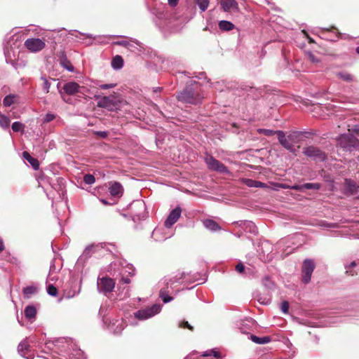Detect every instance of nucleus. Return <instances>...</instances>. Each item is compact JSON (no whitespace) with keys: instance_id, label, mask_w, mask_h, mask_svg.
<instances>
[{"instance_id":"obj_52","label":"nucleus","mask_w":359,"mask_h":359,"mask_svg":"<svg viewBox=\"0 0 359 359\" xmlns=\"http://www.w3.org/2000/svg\"><path fill=\"white\" fill-rule=\"evenodd\" d=\"M304 189L303 184L302 185H298L294 184L292 186H290V189L295 190V191H302Z\"/></svg>"},{"instance_id":"obj_51","label":"nucleus","mask_w":359,"mask_h":359,"mask_svg":"<svg viewBox=\"0 0 359 359\" xmlns=\"http://www.w3.org/2000/svg\"><path fill=\"white\" fill-rule=\"evenodd\" d=\"M236 271H238V273H243L245 270V266L243 265V264L242 263H238L236 266Z\"/></svg>"},{"instance_id":"obj_7","label":"nucleus","mask_w":359,"mask_h":359,"mask_svg":"<svg viewBox=\"0 0 359 359\" xmlns=\"http://www.w3.org/2000/svg\"><path fill=\"white\" fill-rule=\"evenodd\" d=\"M45 42L40 39H27L25 41V46L31 52L36 53L45 48Z\"/></svg>"},{"instance_id":"obj_23","label":"nucleus","mask_w":359,"mask_h":359,"mask_svg":"<svg viewBox=\"0 0 359 359\" xmlns=\"http://www.w3.org/2000/svg\"><path fill=\"white\" fill-rule=\"evenodd\" d=\"M22 156L30 163L35 170H37L39 168V161L36 158L32 157L27 151H24L22 153Z\"/></svg>"},{"instance_id":"obj_53","label":"nucleus","mask_w":359,"mask_h":359,"mask_svg":"<svg viewBox=\"0 0 359 359\" xmlns=\"http://www.w3.org/2000/svg\"><path fill=\"white\" fill-rule=\"evenodd\" d=\"M307 57L312 62H318V60H317L316 58V57L314 56V55L311 53H307Z\"/></svg>"},{"instance_id":"obj_59","label":"nucleus","mask_w":359,"mask_h":359,"mask_svg":"<svg viewBox=\"0 0 359 359\" xmlns=\"http://www.w3.org/2000/svg\"><path fill=\"white\" fill-rule=\"evenodd\" d=\"M121 282L124 284H128V283H130V280L128 278H122Z\"/></svg>"},{"instance_id":"obj_58","label":"nucleus","mask_w":359,"mask_h":359,"mask_svg":"<svg viewBox=\"0 0 359 359\" xmlns=\"http://www.w3.org/2000/svg\"><path fill=\"white\" fill-rule=\"evenodd\" d=\"M116 44L120 45V46H127L129 44V43L126 41H120L116 42Z\"/></svg>"},{"instance_id":"obj_57","label":"nucleus","mask_w":359,"mask_h":359,"mask_svg":"<svg viewBox=\"0 0 359 359\" xmlns=\"http://www.w3.org/2000/svg\"><path fill=\"white\" fill-rule=\"evenodd\" d=\"M168 1L169 5L172 7L176 6L178 3V0H168Z\"/></svg>"},{"instance_id":"obj_28","label":"nucleus","mask_w":359,"mask_h":359,"mask_svg":"<svg viewBox=\"0 0 359 359\" xmlns=\"http://www.w3.org/2000/svg\"><path fill=\"white\" fill-rule=\"evenodd\" d=\"M219 27L222 31H231L234 28V25L227 20H221L219 22Z\"/></svg>"},{"instance_id":"obj_47","label":"nucleus","mask_w":359,"mask_h":359,"mask_svg":"<svg viewBox=\"0 0 359 359\" xmlns=\"http://www.w3.org/2000/svg\"><path fill=\"white\" fill-rule=\"evenodd\" d=\"M116 86V83L102 84L99 86V88L102 90H108L114 88Z\"/></svg>"},{"instance_id":"obj_46","label":"nucleus","mask_w":359,"mask_h":359,"mask_svg":"<svg viewBox=\"0 0 359 359\" xmlns=\"http://www.w3.org/2000/svg\"><path fill=\"white\" fill-rule=\"evenodd\" d=\"M179 327H182V328L186 327L190 330H193V327L191 325H189L187 321H185V320H182V321L180 322Z\"/></svg>"},{"instance_id":"obj_13","label":"nucleus","mask_w":359,"mask_h":359,"mask_svg":"<svg viewBox=\"0 0 359 359\" xmlns=\"http://www.w3.org/2000/svg\"><path fill=\"white\" fill-rule=\"evenodd\" d=\"M278 139L280 142V144L285 148L287 150L292 153L296 152V149L294 148L293 144L290 142L289 140L288 137L285 136L283 131H278Z\"/></svg>"},{"instance_id":"obj_34","label":"nucleus","mask_w":359,"mask_h":359,"mask_svg":"<svg viewBox=\"0 0 359 359\" xmlns=\"http://www.w3.org/2000/svg\"><path fill=\"white\" fill-rule=\"evenodd\" d=\"M196 4L199 7L201 12H204L208 7L209 0H196Z\"/></svg>"},{"instance_id":"obj_14","label":"nucleus","mask_w":359,"mask_h":359,"mask_svg":"<svg viewBox=\"0 0 359 359\" xmlns=\"http://www.w3.org/2000/svg\"><path fill=\"white\" fill-rule=\"evenodd\" d=\"M29 342L27 338H26L19 344L18 346V351L22 357L27 359H32L31 355H27V353L29 351Z\"/></svg>"},{"instance_id":"obj_50","label":"nucleus","mask_w":359,"mask_h":359,"mask_svg":"<svg viewBox=\"0 0 359 359\" xmlns=\"http://www.w3.org/2000/svg\"><path fill=\"white\" fill-rule=\"evenodd\" d=\"M248 226L250 227V231L254 233V234H256L257 233V228L256 226H255L254 223L251 222H248Z\"/></svg>"},{"instance_id":"obj_38","label":"nucleus","mask_w":359,"mask_h":359,"mask_svg":"<svg viewBox=\"0 0 359 359\" xmlns=\"http://www.w3.org/2000/svg\"><path fill=\"white\" fill-rule=\"evenodd\" d=\"M304 189H316L318 190L320 188V184L318 183H305L303 184Z\"/></svg>"},{"instance_id":"obj_37","label":"nucleus","mask_w":359,"mask_h":359,"mask_svg":"<svg viewBox=\"0 0 359 359\" xmlns=\"http://www.w3.org/2000/svg\"><path fill=\"white\" fill-rule=\"evenodd\" d=\"M41 80L43 81V90L46 93H49L50 87V83L49 81L46 78L45 76H42L41 77Z\"/></svg>"},{"instance_id":"obj_43","label":"nucleus","mask_w":359,"mask_h":359,"mask_svg":"<svg viewBox=\"0 0 359 359\" xmlns=\"http://www.w3.org/2000/svg\"><path fill=\"white\" fill-rule=\"evenodd\" d=\"M262 283L266 287L269 289H271L273 286V283L269 276H266L263 278Z\"/></svg>"},{"instance_id":"obj_30","label":"nucleus","mask_w":359,"mask_h":359,"mask_svg":"<svg viewBox=\"0 0 359 359\" xmlns=\"http://www.w3.org/2000/svg\"><path fill=\"white\" fill-rule=\"evenodd\" d=\"M69 359H85L84 353L80 349H74L70 354Z\"/></svg>"},{"instance_id":"obj_27","label":"nucleus","mask_w":359,"mask_h":359,"mask_svg":"<svg viewBox=\"0 0 359 359\" xmlns=\"http://www.w3.org/2000/svg\"><path fill=\"white\" fill-rule=\"evenodd\" d=\"M37 292V287L33 285L27 286L23 289L25 298L29 299L32 295Z\"/></svg>"},{"instance_id":"obj_6","label":"nucleus","mask_w":359,"mask_h":359,"mask_svg":"<svg viewBox=\"0 0 359 359\" xmlns=\"http://www.w3.org/2000/svg\"><path fill=\"white\" fill-rule=\"evenodd\" d=\"M338 142L341 147L348 150H351V147H358L359 144L358 140L350 134L341 135L338 139Z\"/></svg>"},{"instance_id":"obj_11","label":"nucleus","mask_w":359,"mask_h":359,"mask_svg":"<svg viewBox=\"0 0 359 359\" xmlns=\"http://www.w3.org/2000/svg\"><path fill=\"white\" fill-rule=\"evenodd\" d=\"M182 214V210L180 207L173 209L168 215L164 225L166 228L170 229L174 224H175Z\"/></svg>"},{"instance_id":"obj_54","label":"nucleus","mask_w":359,"mask_h":359,"mask_svg":"<svg viewBox=\"0 0 359 359\" xmlns=\"http://www.w3.org/2000/svg\"><path fill=\"white\" fill-rule=\"evenodd\" d=\"M80 34L83 35L86 38L91 39H93V40H95V39H97L99 38H101V36H93L92 34H89L80 33Z\"/></svg>"},{"instance_id":"obj_29","label":"nucleus","mask_w":359,"mask_h":359,"mask_svg":"<svg viewBox=\"0 0 359 359\" xmlns=\"http://www.w3.org/2000/svg\"><path fill=\"white\" fill-rule=\"evenodd\" d=\"M255 299L261 304L264 305H268L271 303V299L269 294L262 295L260 294H257L255 295Z\"/></svg>"},{"instance_id":"obj_44","label":"nucleus","mask_w":359,"mask_h":359,"mask_svg":"<svg viewBox=\"0 0 359 359\" xmlns=\"http://www.w3.org/2000/svg\"><path fill=\"white\" fill-rule=\"evenodd\" d=\"M47 292L49 295L55 297L57 294V290L53 285H49L47 287Z\"/></svg>"},{"instance_id":"obj_2","label":"nucleus","mask_w":359,"mask_h":359,"mask_svg":"<svg viewBox=\"0 0 359 359\" xmlns=\"http://www.w3.org/2000/svg\"><path fill=\"white\" fill-rule=\"evenodd\" d=\"M177 99L185 103L196 104L201 102L202 97L198 92L187 88L177 95Z\"/></svg>"},{"instance_id":"obj_26","label":"nucleus","mask_w":359,"mask_h":359,"mask_svg":"<svg viewBox=\"0 0 359 359\" xmlns=\"http://www.w3.org/2000/svg\"><path fill=\"white\" fill-rule=\"evenodd\" d=\"M250 339L257 344H266L271 341V337L269 336L259 337L255 335L251 334Z\"/></svg>"},{"instance_id":"obj_63","label":"nucleus","mask_w":359,"mask_h":359,"mask_svg":"<svg viewBox=\"0 0 359 359\" xmlns=\"http://www.w3.org/2000/svg\"><path fill=\"white\" fill-rule=\"evenodd\" d=\"M101 202H102V203L105 204V205L109 204V203H108V202H107L106 200H104V199H102V200H101Z\"/></svg>"},{"instance_id":"obj_61","label":"nucleus","mask_w":359,"mask_h":359,"mask_svg":"<svg viewBox=\"0 0 359 359\" xmlns=\"http://www.w3.org/2000/svg\"><path fill=\"white\" fill-rule=\"evenodd\" d=\"M355 266H356V263H355V262H351V263H350V264H349V267H350V268H353V267H355Z\"/></svg>"},{"instance_id":"obj_20","label":"nucleus","mask_w":359,"mask_h":359,"mask_svg":"<svg viewBox=\"0 0 359 359\" xmlns=\"http://www.w3.org/2000/svg\"><path fill=\"white\" fill-rule=\"evenodd\" d=\"M242 182L245 184L248 187H256V188H266L267 187V185L262 182L248 179V178H243L241 180Z\"/></svg>"},{"instance_id":"obj_42","label":"nucleus","mask_w":359,"mask_h":359,"mask_svg":"<svg viewBox=\"0 0 359 359\" xmlns=\"http://www.w3.org/2000/svg\"><path fill=\"white\" fill-rule=\"evenodd\" d=\"M12 129L15 132L22 131L24 129V125L20 122L15 121L12 125Z\"/></svg>"},{"instance_id":"obj_5","label":"nucleus","mask_w":359,"mask_h":359,"mask_svg":"<svg viewBox=\"0 0 359 359\" xmlns=\"http://www.w3.org/2000/svg\"><path fill=\"white\" fill-rule=\"evenodd\" d=\"M314 269L315 264L313 260L307 259L304 261L302 270L304 283L307 284L310 282Z\"/></svg>"},{"instance_id":"obj_9","label":"nucleus","mask_w":359,"mask_h":359,"mask_svg":"<svg viewBox=\"0 0 359 359\" xmlns=\"http://www.w3.org/2000/svg\"><path fill=\"white\" fill-rule=\"evenodd\" d=\"M102 249V247L99 244L95 245L92 244L87 246L83 250L82 255L79 257L78 262H86L88 258H90L93 254L100 251Z\"/></svg>"},{"instance_id":"obj_18","label":"nucleus","mask_w":359,"mask_h":359,"mask_svg":"<svg viewBox=\"0 0 359 359\" xmlns=\"http://www.w3.org/2000/svg\"><path fill=\"white\" fill-rule=\"evenodd\" d=\"M80 86L76 82H68L64 85L63 89L68 95H74L79 92Z\"/></svg>"},{"instance_id":"obj_17","label":"nucleus","mask_w":359,"mask_h":359,"mask_svg":"<svg viewBox=\"0 0 359 359\" xmlns=\"http://www.w3.org/2000/svg\"><path fill=\"white\" fill-rule=\"evenodd\" d=\"M109 190L110 194L112 196L121 197L122 196L123 189L122 185L119 182H115L111 183L109 188Z\"/></svg>"},{"instance_id":"obj_25","label":"nucleus","mask_w":359,"mask_h":359,"mask_svg":"<svg viewBox=\"0 0 359 359\" xmlns=\"http://www.w3.org/2000/svg\"><path fill=\"white\" fill-rule=\"evenodd\" d=\"M204 226L211 231L219 229V226L216 222L212 219H207L203 221Z\"/></svg>"},{"instance_id":"obj_19","label":"nucleus","mask_w":359,"mask_h":359,"mask_svg":"<svg viewBox=\"0 0 359 359\" xmlns=\"http://www.w3.org/2000/svg\"><path fill=\"white\" fill-rule=\"evenodd\" d=\"M221 6L224 11L228 12L238 8L236 0H221Z\"/></svg>"},{"instance_id":"obj_55","label":"nucleus","mask_w":359,"mask_h":359,"mask_svg":"<svg viewBox=\"0 0 359 359\" xmlns=\"http://www.w3.org/2000/svg\"><path fill=\"white\" fill-rule=\"evenodd\" d=\"M97 134L102 138H106L108 136V133L106 131H99L97 132Z\"/></svg>"},{"instance_id":"obj_15","label":"nucleus","mask_w":359,"mask_h":359,"mask_svg":"<svg viewBox=\"0 0 359 359\" xmlns=\"http://www.w3.org/2000/svg\"><path fill=\"white\" fill-rule=\"evenodd\" d=\"M345 192L350 195L357 193L359 186L355 182L350 179H346L344 182Z\"/></svg>"},{"instance_id":"obj_56","label":"nucleus","mask_w":359,"mask_h":359,"mask_svg":"<svg viewBox=\"0 0 359 359\" xmlns=\"http://www.w3.org/2000/svg\"><path fill=\"white\" fill-rule=\"evenodd\" d=\"M277 188H281V189H290V186L287 185L286 184H276Z\"/></svg>"},{"instance_id":"obj_48","label":"nucleus","mask_w":359,"mask_h":359,"mask_svg":"<svg viewBox=\"0 0 359 359\" xmlns=\"http://www.w3.org/2000/svg\"><path fill=\"white\" fill-rule=\"evenodd\" d=\"M339 76L344 81H351L352 79V76L351 74L347 73H339Z\"/></svg>"},{"instance_id":"obj_8","label":"nucleus","mask_w":359,"mask_h":359,"mask_svg":"<svg viewBox=\"0 0 359 359\" xmlns=\"http://www.w3.org/2000/svg\"><path fill=\"white\" fill-rule=\"evenodd\" d=\"M303 153L308 157L314 160L324 161L326 158L325 154L317 147L309 146L304 148Z\"/></svg>"},{"instance_id":"obj_16","label":"nucleus","mask_w":359,"mask_h":359,"mask_svg":"<svg viewBox=\"0 0 359 359\" xmlns=\"http://www.w3.org/2000/svg\"><path fill=\"white\" fill-rule=\"evenodd\" d=\"M151 237L156 241H163L168 238L170 236L167 235L165 230L163 228H156L152 233Z\"/></svg>"},{"instance_id":"obj_33","label":"nucleus","mask_w":359,"mask_h":359,"mask_svg":"<svg viewBox=\"0 0 359 359\" xmlns=\"http://www.w3.org/2000/svg\"><path fill=\"white\" fill-rule=\"evenodd\" d=\"M201 355L203 357L214 356L217 358H219L221 356L219 352L216 349H211L204 351Z\"/></svg>"},{"instance_id":"obj_40","label":"nucleus","mask_w":359,"mask_h":359,"mask_svg":"<svg viewBox=\"0 0 359 359\" xmlns=\"http://www.w3.org/2000/svg\"><path fill=\"white\" fill-rule=\"evenodd\" d=\"M83 182L87 184H93L95 182V178L93 175L86 174L83 177Z\"/></svg>"},{"instance_id":"obj_32","label":"nucleus","mask_w":359,"mask_h":359,"mask_svg":"<svg viewBox=\"0 0 359 359\" xmlns=\"http://www.w3.org/2000/svg\"><path fill=\"white\" fill-rule=\"evenodd\" d=\"M160 297L162 299L164 303H168L171 302L173 299L172 297L168 295L165 288L161 289Z\"/></svg>"},{"instance_id":"obj_60","label":"nucleus","mask_w":359,"mask_h":359,"mask_svg":"<svg viewBox=\"0 0 359 359\" xmlns=\"http://www.w3.org/2000/svg\"><path fill=\"white\" fill-rule=\"evenodd\" d=\"M4 243L3 241L0 239V252H1L2 250H4Z\"/></svg>"},{"instance_id":"obj_49","label":"nucleus","mask_w":359,"mask_h":359,"mask_svg":"<svg viewBox=\"0 0 359 359\" xmlns=\"http://www.w3.org/2000/svg\"><path fill=\"white\" fill-rule=\"evenodd\" d=\"M55 118V116L53 114L48 113L45 115L43 118L44 122H50L53 121Z\"/></svg>"},{"instance_id":"obj_24","label":"nucleus","mask_w":359,"mask_h":359,"mask_svg":"<svg viewBox=\"0 0 359 359\" xmlns=\"http://www.w3.org/2000/svg\"><path fill=\"white\" fill-rule=\"evenodd\" d=\"M123 66V60L121 56L116 55L113 57L111 61V67L114 69H120Z\"/></svg>"},{"instance_id":"obj_21","label":"nucleus","mask_w":359,"mask_h":359,"mask_svg":"<svg viewBox=\"0 0 359 359\" xmlns=\"http://www.w3.org/2000/svg\"><path fill=\"white\" fill-rule=\"evenodd\" d=\"M25 316L29 320L32 321L36 315V309L32 305L27 306L25 309Z\"/></svg>"},{"instance_id":"obj_22","label":"nucleus","mask_w":359,"mask_h":359,"mask_svg":"<svg viewBox=\"0 0 359 359\" xmlns=\"http://www.w3.org/2000/svg\"><path fill=\"white\" fill-rule=\"evenodd\" d=\"M184 278V273L178 271L176 273V274L170 278H165L164 279V283L168 285H172L175 283H177L180 280Z\"/></svg>"},{"instance_id":"obj_36","label":"nucleus","mask_w":359,"mask_h":359,"mask_svg":"<svg viewBox=\"0 0 359 359\" xmlns=\"http://www.w3.org/2000/svg\"><path fill=\"white\" fill-rule=\"evenodd\" d=\"M15 99V96L13 95H8L6 96L4 99V104L6 107H10L12 104L14 103Z\"/></svg>"},{"instance_id":"obj_41","label":"nucleus","mask_w":359,"mask_h":359,"mask_svg":"<svg viewBox=\"0 0 359 359\" xmlns=\"http://www.w3.org/2000/svg\"><path fill=\"white\" fill-rule=\"evenodd\" d=\"M238 329L240 330L241 332L243 334H248V331L250 330V326L248 323L241 322L238 325Z\"/></svg>"},{"instance_id":"obj_45","label":"nucleus","mask_w":359,"mask_h":359,"mask_svg":"<svg viewBox=\"0 0 359 359\" xmlns=\"http://www.w3.org/2000/svg\"><path fill=\"white\" fill-rule=\"evenodd\" d=\"M281 311L284 313H287L289 310V304L287 301H284L280 305Z\"/></svg>"},{"instance_id":"obj_62","label":"nucleus","mask_w":359,"mask_h":359,"mask_svg":"<svg viewBox=\"0 0 359 359\" xmlns=\"http://www.w3.org/2000/svg\"><path fill=\"white\" fill-rule=\"evenodd\" d=\"M67 69H68L69 72H73L74 71V67L73 66L70 65L69 67H66Z\"/></svg>"},{"instance_id":"obj_31","label":"nucleus","mask_w":359,"mask_h":359,"mask_svg":"<svg viewBox=\"0 0 359 359\" xmlns=\"http://www.w3.org/2000/svg\"><path fill=\"white\" fill-rule=\"evenodd\" d=\"M301 133L299 132H293L289 135H287L289 140L293 145L299 142V136Z\"/></svg>"},{"instance_id":"obj_12","label":"nucleus","mask_w":359,"mask_h":359,"mask_svg":"<svg viewBox=\"0 0 359 359\" xmlns=\"http://www.w3.org/2000/svg\"><path fill=\"white\" fill-rule=\"evenodd\" d=\"M97 287L100 292L104 293L109 292L114 287V282L111 278H102L98 281Z\"/></svg>"},{"instance_id":"obj_4","label":"nucleus","mask_w":359,"mask_h":359,"mask_svg":"<svg viewBox=\"0 0 359 359\" xmlns=\"http://www.w3.org/2000/svg\"><path fill=\"white\" fill-rule=\"evenodd\" d=\"M205 161L208 168L212 171H216L222 174H228L229 172L227 167L212 156H208L205 158Z\"/></svg>"},{"instance_id":"obj_64","label":"nucleus","mask_w":359,"mask_h":359,"mask_svg":"<svg viewBox=\"0 0 359 359\" xmlns=\"http://www.w3.org/2000/svg\"><path fill=\"white\" fill-rule=\"evenodd\" d=\"M355 133L359 136V128L355 129Z\"/></svg>"},{"instance_id":"obj_1","label":"nucleus","mask_w":359,"mask_h":359,"mask_svg":"<svg viewBox=\"0 0 359 359\" xmlns=\"http://www.w3.org/2000/svg\"><path fill=\"white\" fill-rule=\"evenodd\" d=\"M98 99L97 107L105 108L109 111H115L122 107V101L118 99L115 95L103 96L95 95Z\"/></svg>"},{"instance_id":"obj_3","label":"nucleus","mask_w":359,"mask_h":359,"mask_svg":"<svg viewBox=\"0 0 359 359\" xmlns=\"http://www.w3.org/2000/svg\"><path fill=\"white\" fill-rule=\"evenodd\" d=\"M161 310V306L158 304H155L151 306L138 310L134 313V316L139 320H144L158 314Z\"/></svg>"},{"instance_id":"obj_35","label":"nucleus","mask_w":359,"mask_h":359,"mask_svg":"<svg viewBox=\"0 0 359 359\" xmlns=\"http://www.w3.org/2000/svg\"><path fill=\"white\" fill-rule=\"evenodd\" d=\"M10 119L7 116L0 114V126L3 128H7L10 125Z\"/></svg>"},{"instance_id":"obj_10","label":"nucleus","mask_w":359,"mask_h":359,"mask_svg":"<svg viewBox=\"0 0 359 359\" xmlns=\"http://www.w3.org/2000/svg\"><path fill=\"white\" fill-rule=\"evenodd\" d=\"M126 327V323L123 318H112L110 320L108 328L114 334H120Z\"/></svg>"},{"instance_id":"obj_39","label":"nucleus","mask_w":359,"mask_h":359,"mask_svg":"<svg viewBox=\"0 0 359 359\" xmlns=\"http://www.w3.org/2000/svg\"><path fill=\"white\" fill-rule=\"evenodd\" d=\"M279 130H269V129H259L258 130V132L259 133H262L266 136H271V135H273L275 134H277L278 135V132Z\"/></svg>"}]
</instances>
